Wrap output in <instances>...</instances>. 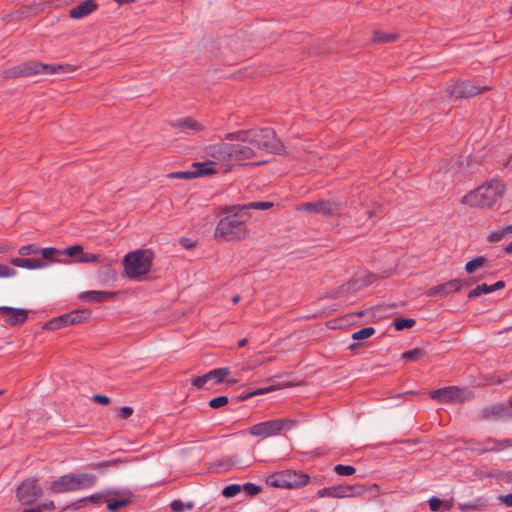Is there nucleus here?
I'll return each mask as SVG.
<instances>
[{
    "label": "nucleus",
    "instance_id": "nucleus-45",
    "mask_svg": "<svg viewBox=\"0 0 512 512\" xmlns=\"http://www.w3.org/2000/svg\"><path fill=\"white\" fill-rule=\"evenodd\" d=\"M228 397L227 396H219L216 398H213L209 402V406L213 409L220 408L228 403Z\"/></svg>",
    "mask_w": 512,
    "mask_h": 512
},
{
    "label": "nucleus",
    "instance_id": "nucleus-2",
    "mask_svg": "<svg viewBox=\"0 0 512 512\" xmlns=\"http://www.w3.org/2000/svg\"><path fill=\"white\" fill-rule=\"evenodd\" d=\"M505 192V185L499 180H491L466 194L461 203L472 208H491Z\"/></svg>",
    "mask_w": 512,
    "mask_h": 512
},
{
    "label": "nucleus",
    "instance_id": "nucleus-11",
    "mask_svg": "<svg viewBox=\"0 0 512 512\" xmlns=\"http://www.w3.org/2000/svg\"><path fill=\"white\" fill-rule=\"evenodd\" d=\"M485 89H481L469 81H457L448 88V93L451 97L471 98L480 94Z\"/></svg>",
    "mask_w": 512,
    "mask_h": 512
},
{
    "label": "nucleus",
    "instance_id": "nucleus-4",
    "mask_svg": "<svg viewBox=\"0 0 512 512\" xmlns=\"http://www.w3.org/2000/svg\"><path fill=\"white\" fill-rule=\"evenodd\" d=\"M297 421L293 418H276L257 423L240 432L241 435L250 434L255 437L269 438L278 435H285L297 427Z\"/></svg>",
    "mask_w": 512,
    "mask_h": 512
},
{
    "label": "nucleus",
    "instance_id": "nucleus-50",
    "mask_svg": "<svg viewBox=\"0 0 512 512\" xmlns=\"http://www.w3.org/2000/svg\"><path fill=\"white\" fill-rule=\"evenodd\" d=\"M104 499L103 495L100 494V493H97V494H93L87 498H83L80 500V503L82 505H86L88 502H91V503H100L102 502Z\"/></svg>",
    "mask_w": 512,
    "mask_h": 512
},
{
    "label": "nucleus",
    "instance_id": "nucleus-17",
    "mask_svg": "<svg viewBox=\"0 0 512 512\" xmlns=\"http://www.w3.org/2000/svg\"><path fill=\"white\" fill-rule=\"evenodd\" d=\"M358 490H361L360 487L353 486H337L322 489V497H335V498H345L354 496L358 493Z\"/></svg>",
    "mask_w": 512,
    "mask_h": 512
},
{
    "label": "nucleus",
    "instance_id": "nucleus-63",
    "mask_svg": "<svg viewBox=\"0 0 512 512\" xmlns=\"http://www.w3.org/2000/svg\"><path fill=\"white\" fill-rule=\"evenodd\" d=\"M5 251V248L0 246V253L4 252Z\"/></svg>",
    "mask_w": 512,
    "mask_h": 512
},
{
    "label": "nucleus",
    "instance_id": "nucleus-51",
    "mask_svg": "<svg viewBox=\"0 0 512 512\" xmlns=\"http://www.w3.org/2000/svg\"><path fill=\"white\" fill-rule=\"evenodd\" d=\"M92 400L101 405H108L110 403L109 397L101 394H95L92 396Z\"/></svg>",
    "mask_w": 512,
    "mask_h": 512
},
{
    "label": "nucleus",
    "instance_id": "nucleus-6",
    "mask_svg": "<svg viewBox=\"0 0 512 512\" xmlns=\"http://www.w3.org/2000/svg\"><path fill=\"white\" fill-rule=\"evenodd\" d=\"M309 476L293 470H285L274 473L267 478L269 486L281 489H293L301 487L308 482Z\"/></svg>",
    "mask_w": 512,
    "mask_h": 512
},
{
    "label": "nucleus",
    "instance_id": "nucleus-41",
    "mask_svg": "<svg viewBox=\"0 0 512 512\" xmlns=\"http://www.w3.org/2000/svg\"><path fill=\"white\" fill-rule=\"evenodd\" d=\"M491 293V289L487 284L478 285L476 288L471 290L468 294L469 298H475L482 294Z\"/></svg>",
    "mask_w": 512,
    "mask_h": 512
},
{
    "label": "nucleus",
    "instance_id": "nucleus-43",
    "mask_svg": "<svg viewBox=\"0 0 512 512\" xmlns=\"http://www.w3.org/2000/svg\"><path fill=\"white\" fill-rule=\"evenodd\" d=\"M170 506L173 512H183L185 509H191L193 504H185L181 500H174Z\"/></svg>",
    "mask_w": 512,
    "mask_h": 512
},
{
    "label": "nucleus",
    "instance_id": "nucleus-24",
    "mask_svg": "<svg viewBox=\"0 0 512 512\" xmlns=\"http://www.w3.org/2000/svg\"><path fill=\"white\" fill-rule=\"evenodd\" d=\"M42 256V260H50V261H59L62 262L61 259L63 252L59 249L53 248V247H47V248H39V252Z\"/></svg>",
    "mask_w": 512,
    "mask_h": 512
},
{
    "label": "nucleus",
    "instance_id": "nucleus-21",
    "mask_svg": "<svg viewBox=\"0 0 512 512\" xmlns=\"http://www.w3.org/2000/svg\"><path fill=\"white\" fill-rule=\"evenodd\" d=\"M75 491L87 489L95 485L96 476L89 473L72 474Z\"/></svg>",
    "mask_w": 512,
    "mask_h": 512
},
{
    "label": "nucleus",
    "instance_id": "nucleus-58",
    "mask_svg": "<svg viewBox=\"0 0 512 512\" xmlns=\"http://www.w3.org/2000/svg\"><path fill=\"white\" fill-rule=\"evenodd\" d=\"M247 344V339H241L239 342H238V346L239 347H243Z\"/></svg>",
    "mask_w": 512,
    "mask_h": 512
},
{
    "label": "nucleus",
    "instance_id": "nucleus-1",
    "mask_svg": "<svg viewBox=\"0 0 512 512\" xmlns=\"http://www.w3.org/2000/svg\"><path fill=\"white\" fill-rule=\"evenodd\" d=\"M221 211L227 216L222 217L218 222L214 233L215 237L226 240L245 239L249 234L247 223L251 214L248 211H243L240 204L225 206Z\"/></svg>",
    "mask_w": 512,
    "mask_h": 512
},
{
    "label": "nucleus",
    "instance_id": "nucleus-36",
    "mask_svg": "<svg viewBox=\"0 0 512 512\" xmlns=\"http://www.w3.org/2000/svg\"><path fill=\"white\" fill-rule=\"evenodd\" d=\"M415 320L414 319H409V318H399V319H396L395 320V323H394V326H395V329L400 331V330H403L405 328H411L415 325Z\"/></svg>",
    "mask_w": 512,
    "mask_h": 512
},
{
    "label": "nucleus",
    "instance_id": "nucleus-5",
    "mask_svg": "<svg viewBox=\"0 0 512 512\" xmlns=\"http://www.w3.org/2000/svg\"><path fill=\"white\" fill-rule=\"evenodd\" d=\"M153 257L151 250H136L126 254L123 266L127 277L136 279L147 274L151 269Z\"/></svg>",
    "mask_w": 512,
    "mask_h": 512
},
{
    "label": "nucleus",
    "instance_id": "nucleus-64",
    "mask_svg": "<svg viewBox=\"0 0 512 512\" xmlns=\"http://www.w3.org/2000/svg\"><path fill=\"white\" fill-rule=\"evenodd\" d=\"M509 12H510V14H512V7L510 8Z\"/></svg>",
    "mask_w": 512,
    "mask_h": 512
},
{
    "label": "nucleus",
    "instance_id": "nucleus-59",
    "mask_svg": "<svg viewBox=\"0 0 512 512\" xmlns=\"http://www.w3.org/2000/svg\"><path fill=\"white\" fill-rule=\"evenodd\" d=\"M307 207L317 212V204H307Z\"/></svg>",
    "mask_w": 512,
    "mask_h": 512
},
{
    "label": "nucleus",
    "instance_id": "nucleus-22",
    "mask_svg": "<svg viewBox=\"0 0 512 512\" xmlns=\"http://www.w3.org/2000/svg\"><path fill=\"white\" fill-rule=\"evenodd\" d=\"M114 292L109 291H87L79 295V299L86 302H103L114 296Z\"/></svg>",
    "mask_w": 512,
    "mask_h": 512
},
{
    "label": "nucleus",
    "instance_id": "nucleus-56",
    "mask_svg": "<svg viewBox=\"0 0 512 512\" xmlns=\"http://www.w3.org/2000/svg\"><path fill=\"white\" fill-rule=\"evenodd\" d=\"M43 509H53L54 508V503L52 501H50L49 503H44L42 504L41 506Z\"/></svg>",
    "mask_w": 512,
    "mask_h": 512
},
{
    "label": "nucleus",
    "instance_id": "nucleus-9",
    "mask_svg": "<svg viewBox=\"0 0 512 512\" xmlns=\"http://www.w3.org/2000/svg\"><path fill=\"white\" fill-rule=\"evenodd\" d=\"M469 396L465 390H461L456 386H448L441 389L433 390L430 392L432 399L438 400L442 403L447 402H463Z\"/></svg>",
    "mask_w": 512,
    "mask_h": 512
},
{
    "label": "nucleus",
    "instance_id": "nucleus-32",
    "mask_svg": "<svg viewBox=\"0 0 512 512\" xmlns=\"http://www.w3.org/2000/svg\"><path fill=\"white\" fill-rule=\"evenodd\" d=\"M443 506L446 511L450 510L452 508V504L449 502L443 503L439 498L432 497L429 500V507L431 511H438L440 507Z\"/></svg>",
    "mask_w": 512,
    "mask_h": 512
},
{
    "label": "nucleus",
    "instance_id": "nucleus-8",
    "mask_svg": "<svg viewBox=\"0 0 512 512\" xmlns=\"http://www.w3.org/2000/svg\"><path fill=\"white\" fill-rule=\"evenodd\" d=\"M229 374L230 369L227 367L213 369L202 376L193 378L192 384L197 389H209L222 383Z\"/></svg>",
    "mask_w": 512,
    "mask_h": 512
},
{
    "label": "nucleus",
    "instance_id": "nucleus-44",
    "mask_svg": "<svg viewBox=\"0 0 512 512\" xmlns=\"http://www.w3.org/2000/svg\"><path fill=\"white\" fill-rule=\"evenodd\" d=\"M99 261H100V255L85 253L84 251L82 252V255L78 258V262H81V263H92V262H99Z\"/></svg>",
    "mask_w": 512,
    "mask_h": 512
},
{
    "label": "nucleus",
    "instance_id": "nucleus-61",
    "mask_svg": "<svg viewBox=\"0 0 512 512\" xmlns=\"http://www.w3.org/2000/svg\"><path fill=\"white\" fill-rule=\"evenodd\" d=\"M238 382V379H227V383L230 385L236 384Z\"/></svg>",
    "mask_w": 512,
    "mask_h": 512
},
{
    "label": "nucleus",
    "instance_id": "nucleus-25",
    "mask_svg": "<svg viewBox=\"0 0 512 512\" xmlns=\"http://www.w3.org/2000/svg\"><path fill=\"white\" fill-rule=\"evenodd\" d=\"M192 170H197L201 174L198 177L211 175L216 172L213 162H196L192 165Z\"/></svg>",
    "mask_w": 512,
    "mask_h": 512
},
{
    "label": "nucleus",
    "instance_id": "nucleus-33",
    "mask_svg": "<svg viewBox=\"0 0 512 512\" xmlns=\"http://www.w3.org/2000/svg\"><path fill=\"white\" fill-rule=\"evenodd\" d=\"M321 211H322V216L324 214H328L333 217L339 213V206H338V204H336L334 202H327V203L322 202Z\"/></svg>",
    "mask_w": 512,
    "mask_h": 512
},
{
    "label": "nucleus",
    "instance_id": "nucleus-60",
    "mask_svg": "<svg viewBox=\"0 0 512 512\" xmlns=\"http://www.w3.org/2000/svg\"><path fill=\"white\" fill-rule=\"evenodd\" d=\"M239 300H240V296H239V295H235V296L232 298V302H233L234 304L238 303V302H239Z\"/></svg>",
    "mask_w": 512,
    "mask_h": 512
},
{
    "label": "nucleus",
    "instance_id": "nucleus-31",
    "mask_svg": "<svg viewBox=\"0 0 512 512\" xmlns=\"http://www.w3.org/2000/svg\"><path fill=\"white\" fill-rule=\"evenodd\" d=\"M485 261H486V259L484 257H477V258L469 261L465 266L466 272L469 274L475 272L478 268L483 266Z\"/></svg>",
    "mask_w": 512,
    "mask_h": 512
},
{
    "label": "nucleus",
    "instance_id": "nucleus-52",
    "mask_svg": "<svg viewBox=\"0 0 512 512\" xmlns=\"http://www.w3.org/2000/svg\"><path fill=\"white\" fill-rule=\"evenodd\" d=\"M133 413V409L131 407L125 406L119 409V416L122 419L129 418Z\"/></svg>",
    "mask_w": 512,
    "mask_h": 512
},
{
    "label": "nucleus",
    "instance_id": "nucleus-39",
    "mask_svg": "<svg viewBox=\"0 0 512 512\" xmlns=\"http://www.w3.org/2000/svg\"><path fill=\"white\" fill-rule=\"evenodd\" d=\"M240 491H241V486L240 485H238V484H231V485L226 486L223 489L222 495L224 497H226V498H231V497H234L237 494H239Z\"/></svg>",
    "mask_w": 512,
    "mask_h": 512
},
{
    "label": "nucleus",
    "instance_id": "nucleus-42",
    "mask_svg": "<svg viewBox=\"0 0 512 512\" xmlns=\"http://www.w3.org/2000/svg\"><path fill=\"white\" fill-rule=\"evenodd\" d=\"M277 388H278V386H269V387H265V388H260V389H257V390H255L253 392H250V393L246 394L245 396H242L241 399L242 400H246V399H249V398L254 397L256 395H263V394L269 393L271 391H274Z\"/></svg>",
    "mask_w": 512,
    "mask_h": 512
},
{
    "label": "nucleus",
    "instance_id": "nucleus-15",
    "mask_svg": "<svg viewBox=\"0 0 512 512\" xmlns=\"http://www.w3.org/2000/svg\"><path fill=\"white\" fill-rule=\"evenodd\" d=\"M511 447H512L511 439L496 440V439L489 438V439L485 440L482 443L481 447H479L477 450L480 453L500 452V451H503V450L511 448Z\"/></svg>",
    "mask_w": 512,
    "mask_h": 512
},
{
    "label": "nucleus",
    "instance_id": "nucleus-62",
    "mask_svg": "<svg viewBox=\"0 0 512 512\" xmlns=\"http://www.w3.org/2000/svg\"><path fill=\"white\" fill-rule=\"evenodd\" d=\"M24 512H41L39 509H29L25 510Z\"/></svg>",
    "mask_w": 512,
    "mask_h": 512
},
{
    "label": "nucleus",
    "instance_id": "nucleus-54",
    "mask_svg": "<svg viewBox=\"0 0 512 512\" xmlns=\"http://www.w3.org/2000/svg\"><path fill=\"white\" fill-rule=\"evenodd\" d=\"M503 287H504L503 281H498L495 284L489 286V288L491 289V292L501 289Z\"/></svg>",
    "mask_w": 512,
    "mask_h": 512
},
{
    "label": "nucleus",
    "instance_id": "nucleus-48",
    "mask_svg": "<svg viewBox=\"0 0 512 512\" xmlns=\"http://www.w3.org/2000/svg\"><path fill=\"white\" fill-rule=\"evenodd\" d=\"M423 355V351L421 349H414L410 351H406L402 354V358L406 360H416L418 357Z\"/></svg>",
    "mask_w": 512,
    "mask_h": 512
},
{
    "label": "nucleus",
    "instance_id": "nucleus-37",
    "mask_svg": "<svg viewBox=\"0 0 512 512\" xmlns=\"http://www.w3.org/2000/svg\"><path fill=\"white\" fill-rule=\"evenodd\" d=\"M38 252H39V247L35 244L24 245L18 249V254L20 256L34 255V254H37Z\"/></svg>",
    "mask_w": 512,
    "mask_h": 512
},
{
    "label": "nucleus",
    "instance_id": "nucleus-55",
    "mask_svg": "<svg viewBox=\"0 0 512 512\" xmlns=\"http://www.w3.org/2000/svg\"><path fill=\"white\" fill-rule=\"evenodd\" d=\"M281 147H282V146H281V144H280V143H278V144H276V145H273V146H271V147H270V146H268L267 144H265V148H266L267 150H270L271 152H278V151L281 149Z\"/></svg>",
    "mask_w": 512,
    "mask_h": 512
},
{
    "label": "nucleus",
    "instance_id": "nucleus-57",
    "mask_svg": "<svg viewBox=\"0 0 512 512\" xmlns=\"http://www.w3.org/2000/svg\"><path fill=\"white\" fill-rule=\"evenodd\" d=\"M505 251L509 254L512 253V242L505 247Z\"/></svg>",
    "mask_w": 512,
    "mask_h": 512
},
{
    "label": "nucleus",
    "instance_id": "nucleus-30",
    "mask_svg": "<svg viewBox=\"0 0 512 512\" xmlns=\"http://www.w3.org/2000/svg\"><path fill=\"white\" fill-rule=\"evenodd\" d=\"M61 251L63 252L62 256L73 257L76 258V261H78V258L82 255L83 247L80 245H74Z\"/></svg>",
    "mask_w": 512,
    "mask_h": 512
},
{
    "label": "nucleus",
    "instance_id": "nucleus-20",
    "mask_svg": "<svg viewBox=\"0 0 512 512\" xmlns=\"http://www.w3.org/2000/svg\"><path fill=\"white\" fill-rule=\"evenodd\" d=\"M39 12V5H27L23 6L20 9L16 10L15 12L6 14L4 16V21L11 22L14 19L21 20L24 18H28L30 16H34Z\"/></svg>",
    "mask_w": 512,
    "mask_h": 512
},
{
    "label": "nucleus",
    "instance_id": "nucleus-34",
    "mask_svg": "<svg viewBox=\"0 0 512 512\" xmlns=\"http://www.w3.org/2000/svg\"><path fill=\"white\" fill-rule=\"evenodd\" d=\"M64 326H67L64 315L54 318L45 324V327L49 330H56Z\"/></svg>",
    "mask_w": 512,
    "mask_h": 512
},
{
    "label": "nucleus",
    "instance_id": "nucleus-28",
    "mask_svg": "<svg viewBox=\"0 0 512 512\" xmlns=\"http://www.w3.org/2000/svg\"><path fill=\"white\" fill-rule=\"evenodd\" d=\"M375 333V329L373 327H365L362 328L352 334V339L355 341H361L371 337Z\"/></svg>",
    "mask_w": 512,
    "mask_h": 512
},
{
    "label": "nucleus",
    "instance_id": "nucleus-10",
    "mask_svg": "<svg viewBox=\"0 0 512 512\" xmlns=\"http://www.w3.org/2000/svg\"><path fill=\"white\" fill-rule=\"evenodd\" d=\"M42 494L41 488L35 479H27L22 482L17 490V498L23 504H31Z\"/></svg>",
    "mask_w": 512,
    "mask_h": 512
},
{
    "label": "nucleus",
    "instance_id": "nucleus-7",
    "mask_svg": "<svg viewBox=\"0 0 512 512\" xmlns=\"http://www.w3.org/2000/svg\"><path fill=\"white\" fill-rule=\"evenodd\" d=\"M373 275L364 278H356L350 282L340 285L337 289L331 291L326 297L334 299H348L351 293L357 292L370 285L374 281Z\"/></svg>",
    "mask_w": 512,
    "mask_h": 512
},
{
    "label": "nucleus",
    "instance_id": "nucleus-35",
    "mask_svg": "<svg viewBox=\"0 0 512 512\" xmlns=\"http://www.w3.org/2000/svg\"><path fill=\"white\" fill-rule=\"evenodd\" d=\"M199 174H201V173L198 172L197 170H192V168H191L186 171L171 173L169 176L172 178L191 179V178H197Z\"/></svg>",
    "mask_w": 512,
    "mask_h": 512
},
{
    "label": "nucleus",
    "instance_id": "nucleus-27",
    "mask_svg": "<svg viewBox=\"0 0 512 512\" xmlns=\"http://www.w3.org/2000/svg\"><path fill=\"white\" fill-rule=\"evenodd\" d=\"M510 234H512V225L504 227L502 229L492 231L487 239L489 242H499L505 238H507Z\"/></svg>",
    "mask_w": 512,
    "mask_h": 512
},
{
    "label": "nucleus",
    "instance_id": "nucleus-49",
    "mask_svg": "<svg viewBox=\"0 0 512 512\" xmlns=\"http://www.w3.org/2000/svg\"><path fill=\"white\" fill-rule=\"evenodd\" d=\"M243 489L250 496H255L261 491V488L258 485L253 484V483L244 484Z\"/></svg>",
    "mask_w": 512,
    "mask_h": 512
},
{
    "label": "nucleus",
    "instance_id": "nucleus-19",
    "mask_svg": "<svg viewBox=\"0 0 512 512\" xmlns=\"http://www.w3.org/2000/svg\"><path fill=\"white\" fill-rule=\"evenodd\" d=\"M53 493H66L75 491L72 474H66L53 481L50 486Z\"/></svg>",
    "mask_w": 512,
    "mask_h": 512
},
{
    "label": "nucleus",
    "instance_id": "nucleus-53",
    "mask_svg": "<svg viewBox=\"0 0 512 512\" xmlns=\"http://www.w3.org/2000/svg\"><path fill=\"white\" fill-rule=\"evenodd\" d=\"M501 500L507 507H512V494L501 497Z\"/></svg>",
    "mask_w": 512,
    "mask_h": 512
},
{
    "label": "nucleus",
    "instance_id": "nucleus-47",
    "mask_svg": "<svg viewBox=\"0 0 512 512\" xmlns=\"http://www.w3.org/2000/svg\"><path fill=\"white\" fill-rule=\"evenodd\" d=\"M16 274L17 272L13 268L4 264H0V278L14 277Z\"/></svg>",
    "mask_w": 512,
    "mask_h": 512
},
{
    "label": "nucleus",
    "instance_id": "nucleus-3",
    "mask_svg": "<svg viewBox=\"0 0 512 512\" xmlns=\"http://www.w3.org/2000/svg\"><path fill=\"white\" fill-rule=\"evenodd\" d=\"M75 67L71 64L49 65L39 61H27L4 71L5 78L30 77L44 74L71 73Z\"/></svg>",
    "mask_w": 512,
    "mask_h": 512
},
{
    "label": "nucleus",
    "instance_id": "nucleus-14",
    "mask_svg": "<svg viewBox=\"0 0 512 512\" xmlns=\"http://www.w3.org/2000/svg\"><path fill=\"white\" fill-rule=\"evenodd\" d=\"M108 495H117L119 496L116 500H106L107 501V509L109 511H117L120 508L129 505L132 502V492L130 490L123 491H109Z\"/></svg>",
    "mask_w": 512,
    "mask_h": 512
},
{
    "label": "nucleus",
    "instance_id": "nucleus-40",
    "mask_svg": "<svg viewBox=\"0 0 512 512\" xmlns=\"http://www.w3.org/2000/svg\"><path fill=\"white\" fill-rule=\"evenodd\" d=\"M334 471L340 476H350L355 473V468L350 465L338 464L334 467Z\"/></svg>",
    "mask_w": 512,
    "mask_h": 512
},
{
    "label": "nucleus",
    "instance_id": "nucleus-29",
    "mask_svg": "<svg viewBox=\"0 0 512 512\" xmlns=\"http://www.w3.org/2000/svg\"><path fill=\"white\" fill-rule=\"evenodd\" d=\"M273 206L272 202H250L247 204L240 205L243 208V211H247L249 209H259L266 210Z\"/></svg>",
    "mask_w": 512,
    "mask_h": 512
},
{
    "label": "nucleus",
    "instance_id": "nucleus-18",
    "mask_svg": "<svg viewBox=\"0 0 512 512\" xmlns=\"http://www.w3.org/2000/svg\"><path fill=\"white\" fill-rule=\"evenodd\" d=\"M10 263L19 268H24L28 270H39L46 268L48 266V262L43 261L42 259H29V258H12Z\"/></svg>",
    "mask_w": 512,
    "mask_h": 512
},
{
    "label": "nucleus",
    "instance_id": "nucleus-16",
    "mask_svg": "<svg viewBox=\"0 0 512 512\" xmlns=\"http://www.w3.org/2000/svg\"><path fill=\"white\" fill-rule=\"evenodd\" d=\"M98 8V4L95 0H85L78 4L77 6L73 7L69 10V16L72 19H81L88 15H90L92 12H94Z\"/></svg>",
    "mask_w": 512,
    "mask_h": 512
},
{
    "label": "nucleus",
    "instance_id": "nucleus-12",
    "mask_svg": "<svg viewBox=\"0 0 512 512\" xmlns=\"http://www.w3.org/2000/svg\"><path fill=\"white\" fill-rule=\"evenodd\" d=\"M0 315L5 316L4 321L12 326L24 323L28 317L26 310L8 306L0 307Z\"/></svg>",
    "mask_w": 512,
    "mask_h": 512
},
{
    "label": "nucleus",
    "instance_id": "nucleus-46",
    "mask_svg": "<svg viewBox=\"0 0 512 512\" xmlns=\"http://www.w3.org/2000/svg\"><path fill=\"white\" fill-rule=\"evenodd\" d=\"M179 128H198V123L192 117H186L178 121Z\"/></svg>",
    "mask_w": 512,
    "mask_h": 512
},
{
    "label": "nucleus",
    "instance_id": "nucleus-38",
    "mask_svg": "<svg viewBox=\"0 0 512 512\" xmlns=\"http://www.w3.org/2000/svg\"><path fill=\"white\" fill-rule=\"evenodd\" d=\"M83 314H84L83 311H75V312H71L69 314H65L64 316H65L66 324L72 325L75 323H80L82 321Z\"/></svg>",
    "mask_w": 512,
    "mask_h": 512
},
{
    "label": "nucleus",
    "instance_id": "nucleus-13",
    "mask_svg": "<svg viewBox=\"0 0 512 512\" xmlns=\"http://www.w3.org/2000/svg\"><path fill=\"white\" fill-rule=\"evenodd\" d=\"M464 282L459 279H453L446 283L431 287L427 290L426 294L428 296H446L450 293L456 292L461 289Z\"/></svg>",
    "mask_w": 512,
    "mask_h": 512
},
{
    "label": "nucleus",
    "instance_id": "nucleus-26",
    "mask_svg": "<svg viewBox=\"0 0 512 512\" xmlns=\"http://www.w3.org/2000/svg\"><path fill=\"white\" fill-rule=\"evenodd\" d=\"M398 38L397 34L386 33L380 30L374 31L372 42L373 43H391L396 41Z\"/></svg>",
    "mask_w": 512,
    "mask_h": 512
},
{
    "label": "nucleus",
    "instance_id": "nucleus-23",
    "mask_svg": "<svg viewBox=\"0 0 512 512\" xmlns=\"http://www.w3.org/2000/svg\"><path fill=\"white\" fill-rule=\"evenodd\" d=\"M507 414L503 404H493L482 410V417L485 419H497Z\"/></svg>",
    "mask_w": 512,
    "mask_h": 512
}]
</instances>
